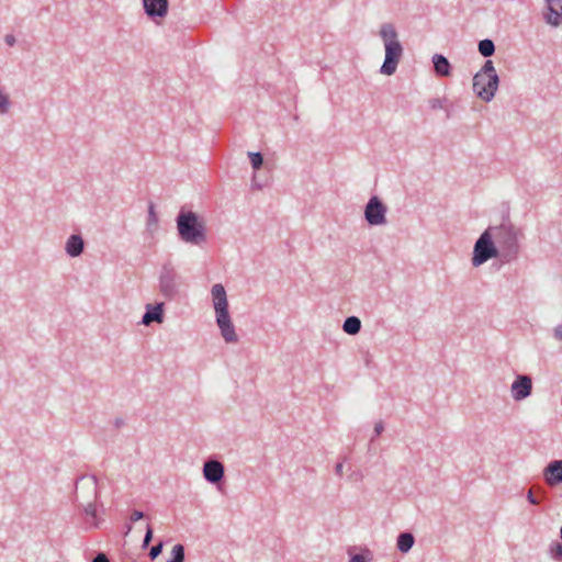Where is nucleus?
<instances>
[{
  "label": "nucleus",
  "instance_id": "f257e3e1",
  "mask_svg": "<svg viewBox=\"0 0 562 562\" xmlns=\"http://www.w3.org/2000/svg\"><path fill=\"white\" fill-rule=\"evenodd\" d=\"M179 238L190 245L201 246L207 240L204 221L193 211L182 206L176 217Z\"/></svg>",
  "mask_w": 562,
  "mask_h": 562
},
{
  "label": "nucleus",
  "instance_id": "f03ea898",
  "mask_svg": "<svg viewBox=\"0 0 562 562\" xmlns=\"http://www.w3.org/2000/svg\"><path fill=\"white\" fill-rule=\"evenodd\" d=\"M213 304L216 316V324L221 330V335L227 344H235L238 341V335L235 331V326L232 322L228 312V301L224 286L220 283L214 284L212 288Z\"/></svg>",
  "mask_w": 562,
  "mask_h": 562
},
{
  "label": "nucleus",
  "instance_id": "7ed1b4c3",
  "mask_svg": "<svg viewBox=\"0 0 562 562\" xmlns=\"http://www.w3.org/2000/svg\"><path fill=\"white\" fill-rule=\"evenodd\" d=\"M490 229H493V238L499 251V259L504 262L515 260L520 248L518 243L520 232L509 221H504L498 226H491Z\"/></svg>",
  "mask_w": 562,
  "mask_h": 562
},
{
  "label": "nucleus",
  "instance_id": "20e7f679",
  "mask_svg": "<svg viewBox=\"0 0 562 562\" xmlns=\"http://www.w3.org/2000/svg\"><path fill=\"white\" fill-rule=\"evenodd\" d=\"M380 36L384 43L385 59L381 66V74L391 76L396 71L403 56L402 44L397 40V32L392 23H384L380 29Z\"/></svg>",
  "mask_w": 562,
  "mask_h": 562
},
{
  "label": "nucleus",
  "instance_id": "39448f33",
  "mask_svg": "<svg viewBox=\"0 0 562 562\" xmlns=\"http://www.w3.org/2000/svg\"><path fill=\"white\" fill-rule=\"evenodd\" d=\"M182 285V277L171 262L164 263L158 278L159 294L167 301L178 300Z\"/></svg>",
  "mask_w": 562,
  "mask_h": 562
},
{
  "label": "nucleus",
  "instance_id": "423d86ee",
  "mask_svg": "<svg viewBox=\"0 0 562 562\" xmlns=\"http://www.w3.org/2000/svg\"><path fill=\"white\" fill-rule=\"evenodd\" d=\"M493 229H485L475 241L472 265L479 267L492 258H499L498 248L494 241Z\"/></svg>",
  "mask_w": 562,
  "mask_h": 562
},
{
  "label": "nucleus",
  "instance_id": "0eeeda50",
  "mask_svg": "<svg viewBox=\"0 0 562 562\" xmlns=\"http://www.w3.org/2000/svg\"><path fill=\"white\" fill-rule=\"evenodd\" d=\"M386 212L387 206L379 196L373 195L364 206V218L372 226L384 225L386 224Z\"/></svg>",
  "mask_w": 562,
  "mask_h": 562
},
{
  "label": "nucleus",
  "instance_id": "6e6552de",
  "mask_svg": "<svg viewBox=\"0 0 562 562\" xmlns=\"http://www.w3.org/2000/svg\"><path fill=\"white\" fill-rule=\"evenodd\" d=\"M144 12L157 25H160L168 14L169 0H142Z\"/></svg>",
  "mask_w": 562,
  "mask_h": 562
},
{
  "label": "nucleus",
  "instance_id": "1a4fd4ad",
  "mask_svg": "<svg viewBox=\"0 0 562 562\" xmlns=\"http://www.w3.org/2000/svg\"><path fill=\"white\" fill-rule=\"evenodd\" d=\"M224 464L216 459L210 458L203 464L204 479L212 484L220 483L224 477Z\"/></svg>",
  "mask_w": 562,
  "mask_h": 562
},
{
  "label": "nucleus",
  "instance_id": "9d476101",
  "mask_svg": "<svg viewBox=\"0 0 562 562\" xmlns=\"http://www.w3.org/2000/svg\"><path fill=\"white\" fill-rule=\"evenodd\" d=\"M497 89L487 87V77L484 74H475L473 77V91L485 102L491 101Z\"/></svg>",
  "mask_w": 562,
  "mask_h": 562
},
{
  "label": "nucleus",
  "instance_id": "9b49d317",
  "mask_svg": "<svg viewBox=\"0 0 562 562\" xmlns=\"http://www.w3.org/2000/svg\"><path fill=\"white\" fill-rule=\"evenodd\" d=\"M532 382L528 375H518L512 385V392L515 400H524L531 394Z\"/></svg>",
  "mask_w": 562,
  "mask_h": 562
},
{
  "label": "nucleus",
  "instance_id": "f8f14e48",
  "mask_svg": "<svg viewBox=\"0 0 562 562\" xmlns=\"http://www.w3.org/2000/svg\"><path fill=\"white\" fill-rule=\"evenodd\" d=\"M547 12L544 20L552 26H560L562 24V0H546Z\"/></svg>",
  "mask_w": 562,
  "mask_h": 562
},
{
  "label": "nucleus",
  "instance_id": "ddd939ff",
  "mask_svg": "<svg viewBox=\"0 0 562 562\" xmlns=\"http://www.w3.org/2000/svg\"><path fill=\"white\" fill-rule=\"evenodd\" d=\"M543 477L549 486L562 483V460L551 461L543 470Z\"/></svg>",
  "mask_w": 562,
  "mask_h": 562
},
{
  "label": "nucleus",
  "instance_id": "4468645a",
  "mask_svg": "<svg viewBox=\"0 0 562 562\" xmlns=\"http://www.w3.org/2000/svg\"><path fill=\"white\" fill-rule=\"evenodd\" d=\"M164 302L156 303L154 305L148 304L146 306V312L143 315L142 323L144 325H150L153 322L162 323L164 322Z\"/></svg>",
  "mask_w": 562,
  "mask_h": 562
},
{
  "label": "nucleus",
  "instance_id": "2eb2a0df",
  "mask_svg": "<svg viewBox=\"0 0 562 562\" xmlns=\"http://www.w3.org/2000/svg\"><path fill=\"white\" fill-rule=\"evenodd\" d=\"M85 241L80 235H70L66 241V252L70 257H78L83 252Z\"/></svg>",
  "mask_w": 562,
  "mask_h": 562
},
{
  "label": "nucleus",
  "instance_id": "dca6fc26",
  "mask_svg": "<svg viewBox=\"0 0 562 562\" xmlns=\"http://www.w3.org/2000/svg\"><path fill=\"white\" fill-rule=\"evenodd\" d=\"M434 69L439 77H449L451 75V65L449 60L440 54L432 57Z\"/></svg>",
  "mask_w": 562,
  "mask_h": 562
},
{
  "label": "nucleus",
  "instance_id": "f3484780",
  "mask_svg": "<svg viewBox=\"0 0 562 562\" xmlns=\"http://www.w3.org/2000/svg\"><path fill=\"white\" fill-rule=\"evenodd\" d=\"M477 74H484L487 77V87L488 88H498L499 78L495 70L494 64L492 60H486Z\"/></svg>",
  "mask_w": 562,
  "mask_h": 562
},
{
  "label": "nucleus",
  "instance_id": "a211bd4d",
  "mask_svg": "<svg viewBox=\"0 0 562 562\" xmlns=\"http://www.w3.org/2000/svg\"><path fill=\"white\" fill-rule=\"evenodd\" d=\"M159 224V217L155 209V204L153 202H149L148 205V215L146 221V229L151 235L157 232Z\"/></svg>",
  "mask_w": 562,
  "mask_h": 562
},
{
  "label": "nucleus",
  "instance_id": "6ab92c4d",
  "mask_svg": "<svg viewBox=\"0 0 562 562\" xmlns=\"http://www.w3.org/2000/svg\"><path fill=\"white\" fill-rule=\"evenodd\" d=\"M415 543V538L411 532H401L397 537V549L402 553L408 552Z\"/></svg>",
  "mask_w": 562,
  "mask_h": 562
},
{
  "label": "nucleus",
  "instance_id": "aec40b11",
  "mask_svg": "<svg viewBox=\"0 0 562 562\" xmlns=\"http://www.w3.org/2000/svg\"><path fill=\"white\" fill-rule=\"evenodd\" d=\"M342 329L348 335H357L361 330V321L357 316H349L345 319Z\"/></svg>",
  "mask_w": 562,
  "mask_h": 562
},
{
  "label": "nucleus",
  "instance_id": "412c9836",
  "mask_svg": "<svg viewBox=\"0 0 562 562\" xmlns=\"http://www.w3.org/2000/svg\"><path fill=\"white\" fill-rule=\"evenodd\" d=\"M85 521L86 525L90 528H97L98 527V520H97V509L95 506L91 503H89L85 509Z\"/></svg>",
  "mask_w": 562,
  "mask_h": 562
},
{
  "label": "nucleus",
  "instance_id": "4be33fe9",
  "mask_svg": "<svg viewBox=\"0 0 562 562\" xmlns=\"http://www.w3.org/2000/svg\"><path fill=\"white\" fill-rule=\"evenodd\" d=\"M479 52L483 57H490L495 53V45L492 40L485 38L479 42Z\"/></svg>",
  "mask_w": 562,
  "mask_h": 562
},
{
  "label": "nucleus",
  "instance_id": "5701e85b",
  "mask_svg": "<svg viewBox=\"0 0 562 562\" xmlns=\"http://www.w3.org/2000/svg\"><path fill=\"white\" fill-rule=\"evenodd\" d=\"M168 562H184V547L176 544L171 551V559Z\"/></svg>",
  "mask_w": 562,
  "mask_h": 562
},
{
  "label": "nucleus",
  "instance_id": "b1692460",
  "mask_svg": "<svg viewBox=\"0 0 562 562\" xmlns=\"http://www.w3.org/2000/svg\"><path fill=\"white\" fill-rule=\"evenodd\" d=\"M251 167L255 171L259 170L263 165V156L261 153H248Z\"/></svg>",
  "mask_w": 562,
  "mask_h": 562
},
{
  "label": "nucleus",
  "instance_id": "393cba45",
  "mask_svg": "<svg viewBox=\"0 0 562 562\" xmlns=\"http://www.w3.org/2000/svg\"><path fill=\"white\" fill-rule=\"evenodd\" d=\"M550 554L553 559L562 561V543L554 541L550 544Z\"/></svg>",
  "mask_w": 562,
  "mask_h": 562
},
{
  "label": "nucleus",
  "instance_id": "a878e982",
  "mask_svg": "<svg viewBox=\"0 0 562 562\" xmlns=\"http://www.w3.org/2000/svg\"><path fill=\"white\" fill-rule=\"evenodd\" d=\"M9 105V97L0 91V114L7 113Z\"/></svg>",
  "mask_w": 562,
  "mask_h": 562
},
{
  "label": "nucleus",
  "instance_id": "bb28decb",
  "mask_svg": "<svg viewBox=\"0 0 562 562\" xmlns=\"http://www.w3.org/2000/svg\"><path fill=\"white\" fill-rule=\"evenodd\" d=\"M446 99L434 98L429 100V105L432 110L446 109Z\"/></svg>",
  "mask_w": 562,
  "mask_h": 562
},
{
  "label": "nucleus",
  "instance_id": "cd10ccee",
  "mask_svg": "<svg viewBox=\"0 0 562 562\" xmlns=\"http://www.w3.org/2000/svg\"><path fill=\"white\" fill-rule=\"evenodd\" d=\"M161 551H162V543L161 542L153 546L150 548V550H149V553H148L150 560H155L161 553Z\"/></svg>",
  "mask_w": 562,
  "mask_h": 562
},
{
  "label": "nucleus",
  "instance_id": "c85d7f7f",
  "mask_svg": "<svg viewBox=\"0 0 562 562\" xmlns=\"http://www.w3.org/2000/svg\"><path fill=\"white\" fill-rule=\"evenodd\" d=\"M151 540H153V528L150 525H147L146 533H145V537L143 540V547H148L149 543L151 542Z\"/></svg>",
  "mask_w": 562,
  "mask_h": 562
},
{
  "label": "nucleus",
  "instance_id": "c756f323",
  "mask_svg": "<svg viewBox=\"0 0 562 562\" xmlns=\"http://www.w3.org/2000/svg\"><path fill=\"white\" fill-rule=\"evenodd\" d=\"M384 430V425H383V422H378L375 425H374V435L373 437L371 438V442L375 440L376 437H379Z\"/></svg>",
  "mask_w": 562,
  "mask_h": 562
},
{
  "label": "nucleus",
  "instance_id": "7c9ffc66",
  "mask_svg": "<svg viewBox=\"0 0 562 562\" xmlns=\"http://www.w3.org/2000/svg\"><path fill=\"white\" fill-rule=\"evenodd\" d=\"M145 517V514L140 510H137V509H134L132 513H131V516H130V520L132 522H135L139 519H143Z\"/></svg>",
  "mask_w": 562,
  "mask_h": 562
},
{
  "label": "nucleus",
  "instance_id": "2f4dec72",
  "mask_svg": "<svg viewBox=\"0 0 562 562\" xmlns=\"http://www.w3.org/2000/svg\"><path fill=\"white\" fill-rule=\"evenodd\" d=\"M347 460V457H344L342 460L340 462H338L335 467V473L338 475V476H342L344 472H342V469H344V462Z\"/></svg>",
  "mask_w": 562,
  "mask_h": 562
},
{
  "label": "nucleus",
  "instance_id": "473e14b6",
  "mask_svg": "<svg viewBox=\"0 0 562 562\" xmlns=\"http://www.w3.org/2000/svg\"><path fill=\"white\" fill-rule=\"evenodd\" d=\"M527 499L532 505H538L540 501L533 495V491L529 490L527 493Z\"/></svg>",
  "mask_w": 562,
  "mask_h": 562
},
{
  "label": "nucleus",
  "instance_id": "72a5a7b5",
  "mask_svg": "<svg viewBox=\"0 0 562 562\" xmlns=\"http://www.w3.org/2000/svg\"><path fill=\"white\" fill-rule=\"evenodd\" d=\"M91 562H110L104 553H98Z\"/></svg>",
  "mask_w": 562,
  "mask_h": 562
},
{
  "label": "nucleus",
  "instance_id": "f704fd0d",
  "mask_svg": "<svg viewBox=\"0 0 562 562\" xmlns=\"http://www.w3.org/2000/svg\"><path fill=\"white\" fill-rule=\"evenodd\" d=\"M4 42H5V44H7L8 46H11V47H12V46H14V44H15V42H16V41H15L14 35H12V34H7V35H5V37H4Z\"/></svg>",
  "mask_w": 562,
  "mask_h": 562
},
{
  "label": "nucleus",
  "instance_id": "c9c22d12",
  "mask_svg": "<svg viewBox=\"0 0 562 562\" xmlns=\"http://www.w3.org/2000/svg\"><path fill=\"white\" fill-rule=\"evenodd\" d=\"M554 337L562 341V323L554 328Z\"/></svg>",
  "mask_w": 562,
  "mask_h": 562
},
{
  "label": "nucleus",
  "instance_id": "e433bc0d",
  "mask_svg": "<svg viewBox=\"0 0 562 562\" xmlns=\"http://www.w3.org/2000/svg\"><path fill=\"white\" fill-rule=\"evenodd\" d=\"M349 562H367L362 554H355L350 558Z\"/></svg>",
  "mask_w": 562,
  "mask_h": 562
},
{
  "label": "nucleus",
  "instance_id": "4c0bfd02",
  "mask_svg": "<svg viewBox=\"0 0 562 562\" xmlns=\"http://www.w3.org/2000/svg\"><path fill=\"white\" fill-rule=\"evenodd\" d=\"M252 182H254V187H256L257 189L261 188V186L256 183V177L255 176L252 177Z\"/></svg>",
  "mask_w": 562,
  "mask_h": 562
},
{
  "label": "nucleus",
  "instance_id": "58836bf2",
  "mask_svg": "<svg viewBox=\"0 0 562 562\" xmlns=\"http://www.w3.org/2000/svg\"><path fill=\"white\" fill-rule=\"evenodd\" d=\"M131 530H132V526L130 525V526L127 527V532H130Z\"/></svg>",
  "mask_w": 562,
  "mask_h": 562
},
{
  "label": "nucleus",
  "instance_id": "ea45409f",
  "mask_svg": "<svg viewBox=\"0 0 562 562\" xmlns=\"http://www.w3.org/2000/svg\"><path fill=\"white\" fill-rule=\"evenodd\" d=\"M446 116H447V119L450 117V112L449 111H447V115Z\"/></svg>",
  "mask_w": 562,
  "mask_h": 562
},
{
  "label": "nucleus",
  "instance_id": "a19ab883",
  "mask_svg": "<svg viewBox=\"0 0 562 562\" xmlns=\"http://www.w3.org/2000/svg\"><path fill=\"white\" fill-rule=\"evenodd\" d=\"M560 538L562 539V526H561V529H560Z\"/></svg>",
  "mask_w": 562,
  "mask_h": 562
}]
</instances>
